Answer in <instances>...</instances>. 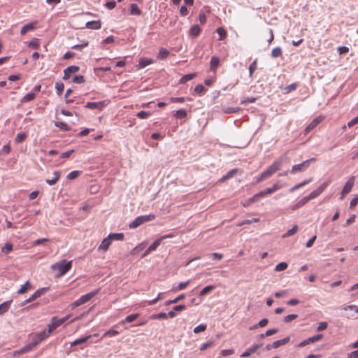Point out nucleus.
<instances>
[{
	"label": "nucleus",
	"mask_w": 358,
	"mask_h": 358,
	"mask_svg": "<svg viewBox=\"0 0 358 358\" xmlns=\"http://www.w3.org/2000/svg\"><path fill=\"white\" fill-rule=\"evenodd\" d=\"M288 265L286 262H280L275 267V271H282L287 268Z\"/></svg>",
	"instance_id": "52"
},
{
	"label": "nucleus",
	"mask_w": 358,
	"mask_h": 358,
	"mask_svg": "<svg viewBox=\"0 0 358 358\" xmlns=\"http://www.w3.org/2000/svg\"><path fill=\"white\" fill-rule=\"evenodd\" d=\"M36 95H35V93L34 92H29L28 94H27L23 98H22V101L23 102H28V101H30L31 100H33L34 98H35Z\"/></svg>",
	"instance_id": "56"
},
{
	"label": "nucleus",
	"mask_w": 358,
	"mask_h": 358,
	"mask_svg": "<svg viewBox=\"0 0 358 358\" xmlns=\"http://www.w3.org/2000/svg\"><path fill=\"white\" fill-rule=\"evenodd\" d=\"M201 32V29L199 25H193L189 29V35L192 37H196Z\"/></svg>",
	"instance_id": "27"
},
{
	"label": "nucleus",
	"mask_w": 358,
	"mask_h": 358,
	"mask_svg": "<svg viewBox=\"0 0 358 358\" xmlns=\"http://www.w3.org/2000/svg\"><path fill=\"white\" fill-rule=\"evenodd\" d=\"M36 22H31L24 25L20 30V34L24 35L28 31H33L36 28Z\"/></svg>",
	"instance_id": "16"
},
{
	"label": "nucleus",
	"mask_w": 358,
	"mask_h": 358,
	"mask_svg": "<svg viewBox=\"0 0 358 358\" xmlns=\"http://www.w3.org/2000/svg\"><path fill=\"white\" fill-rule=\"evenodd\" d=\"M290 340V337L288 336L282 339L275 341L271 344L272 348H278L280 346L287 344Z\"/></svg>",
	"instance_id": "14"
},
{
	"label": "nucleus",
	"mask_w": 358,
	"mask_h": 358,
	"mask_svg": "<svg viewBox=\"0 0 358 358\" xmlns=\"http://www.w3.org/2000/svg\"><path fill=\"white\" fill-rule=\"evenodd\" d=\"M298 317V315L296 314H290L284 317V322L286 323H289L292 320L296 319Z\"/></svg>",
	"instance_id": "60"
},
{
	"label": "nucleus",
	"mask_w": 358,
	"mask_h": 358,
	"mask_svg": "<svg viewBox=\"0 0 358 358\" xmlns=\"http://www.w3.org/2000/svg\"><path fill=\"white\" fill-rule=\"evenodd\" d=\"M13 250V245L10 243H7L4 245L3 247L1 248V252L3 253H8Z\"/></svg>",
	"instance_id": "57"
},
{
	"label": "nucleus",
	"mask_w": 358,
	"mask_h": 358,
	"mask_svg": "<svg viewBox=\"0 0 358 358\" xmlns=\"http://www.w3.org/2000/svg\"><path fill=\"white\" fill-rule=\"evenodd\" d=\"M124 236L123 233H112L108 235V237L111 241H122L124 239Z\"/></svg>",
	"instance_id": "30"
},
{
	"label": "nucleus",
	"mask_w": 358,
	"mask_h": 358,
	"mask_svg": "<svg viewBox=\"0 0 358 358\" xmlns=\"http://www.w3.org/2000/svg\"><path fill=\"white\" fill-rule=\"evenodd\" d=\"M111 239L108 236L103 239L101 245L99 246V250H107L110 245Z\"/></svg>",
	"instance_id": "21"
},
{
	"label": "nucleus",
	"mask_w": 358,
	"mask_h": 358,
	"mask_svg": "<svg viewBox=\"0 0 358 358\" xmlns=\"http://www.w3.org/2000/svg\"><path fill=\"white\" fill-rule=\"evenodd\" d=\"M190 282V280H187L185 282H180L178 286L174 288V291L177 292L185 289L189 285Z\"/></svg>",
	"instance_id": "37"
},
{
	"label": "nucleus",
	"mask_w": 358,
	"mask_h": 358,
	"mask_svg": "<svg viewBox=\"0 0 358 358\" xmlns=\"http://www.w3.org/2000/svg\"><path fill=\"white\" fill-rule=\"evenodd\" d=\"M80 174V171H73L67 175V179L73 180L77 178Z\"/></svg>",
	"instance_id": "59"
},
{
	"label": "nucleus",
	"mask_w": 358,
	"mask_h": 358,
	"mask_svg": "<svg viewBox=\"0 0 358 358\" xmlns=\"http://www.w3.org/2000/svg\"><path fill=\"white\" fill-rule=\"evenodd\" d=\"M271 55L273 58L281 57L282 55V49L280 47H276L272 50Z\"/></svg>",
	"instance_id": "35"
},
{
	"label": "nucleus",
	"mask_w": 358,
	"mask_h": 358,
	"mask_svg": "<svg viewBox=\"0 0 358 358\" xmlns=\"http://www.w3.org/2000/svg\"><path fill=\"white\" fill-rule=\"evenodd\" d=\"M240 110L239 107L222 106V111L226 114L237 113Z\"/></svg>",
	"instance_id": "22"
},
{
	"label": "nucleus",
	"mask_w": 358,
	"mask_h": 358,
	"mask_svg": "<svg viewBox=\"0 0 358 358\" xmlns=\"http://www.w3.org/2000/svg\"><path fill=\"white\" fill-rule=\"evenodd\" d=\"M161 239H157L155 240L144 252V253L142 255V257H145L148 254H150L151 252L155 251L161 244Z\"/></svg>",
	"instance_id": "11"
},
{
	"label": "nucleus",
	"mask_w": 358,
	"mask_h": 358,
	"mask_svg": "<svg viewBox=\"0 0 358 358\" xmlns=\"http://www.w3.org/2000/svg\"><path fill=\"white\" fill-rule=\"evenodd\" d=\"M151 115L150 111L141 110L136 114V116L141 119H146Z\"/></svg>",
	"instance_id": "55"
},
{
	"label": "nucleus",
	"mask_w": 358,
	"mask_h": 358,
	"mask_svg": "<svg viewBox=\"0 0 358 358\" xmlns=\"http://www.w3.org/2000/svg\"><path fill=\"white\" fill-rule=\"evenodd\" d=\"M216 31L217 33L218 34L220 38H219V40H223L226 36H227V32L226 31L222 28V27H218L217 29H216Z\"/></svg>",
	"instance_id": "54"
},
{
	"label": "nucleus",
	"mask_w": 358,
	"mask_h": 358,
	"mask_svg": "<svg viewBox=\"0 0 358 358\" xmlns=\"http://www.w3.org/2000/svg\"><path fill=\"white\" fill-rule=\"evenodd\" d=\"M196 76V73H188L183 76L179 80L180 84H185L187 81L194 79Z\"/></svg>",
	"instance_id": "24"
},
{
	"label": "nucleus",
	"mask_w": 358,
	"mask_h": 358,
	"mask_svg": "<svg viewBox=\"0 0 358 358\" xmlns=\"http://www.w3.org/2000/svg\"><path fill=\"white\" fill-rule=\"evenodd\" d=\"M70 317V315H67L64 317L59 318L57 317H52L50 320V323L48 324V331H50V334L53 330L61 326Z\"/></svg>",
	"instance_id": "5"
},
{
	"label": "nucleus",
	"mask_w": 358,
	"mask_h": 358,
	"mask_svg": "<svg viewBox=\"0 0 358 358\" xmlns=\"http://www.w3.org/2000/svg\"><path fill=\"white\" fill-rule=\"evenodd\" d=\"M71 261L66 262L63 260L52 265L51 268L54 271H58V275L62 276L66 273L71 269Z\"/></svg>",
	"instance_id": "1"
},
{
	"label": "nucleus",
	"mask_w": 358,
	"mask_h": 358,
	"mask_svg": "<svg viewBox=\"0 0 358 358\" xmlns=\"http://www.w3.org/2000/svg\"><path fill=\"white\" fill-rule=\"evenodd\" d=\"M276 172V170L275 169V168L272 166V165H270L267 169L266 170H265L264 171H263L264 174L266 176V177L268 178H269L270 176H271L273 173H275Z\"/></svg>",
	"instance_id": "39"
},
{
	"label": "nucleus",
	"mask_w": 358,
	"mask_h": 358,
	"mask_svg": "<svg viewBox=\"0 0 358 358\" xmlns=\"http://www.w3.org/2000/svg\"><path fill=\"white\" fill-rule=\"evenodd\" d=\"M214 289H215V286H213V285H208V286L205 287L204 288H203L200 291L199 295L200 296H204V295L208 294L210 291H212Z\"/></svg>",
	"instance_id": "43"
},
{
	"label": "nucleus",
	"mask_w": 358,
	"mask_h": 358,
	"mask_svg": "<svg viewBox=\"0 0 358 358\" xmlns=\"http://www.w3.org/2000/svg\"><path fill=\"white\" fill-rule=\"evenodd\" d=\"M169 54H170V52L167 49L162 48L159 50V52L157 54V58L159 59H166L169 56Z\"/></svg>",
	"instance_id": "28"
},
{
	"label": "nucleus",
	"mask_w": 358,
	"mask_h": 358,
	"mask_svg": "<svg viewBox=\"0 0 358 358\" xmlns=\"http://www.w3.org/2000/svg\"><path fill=\"white\" fill-rule=\"evenodd\" d=\"M174 116L177 119H182L187 116V111L185 109H179L178 110Z\"/></svg>",
	"instance_id": "38"
},
{
	"label": "nucleus",
	"mask_w": 358,
	"mask_h": 358,
	"mask_svg": "<svg viewBox=\"0 0 358 358\" xmlns=\"http://www.w3.org/2000/svg\"><path fill=\"white\" fill-rule=\"evenodd\" d=\"M185 297V294H182L179 295L178 296H177L176 298L172 299V300L167 301L165 303V304L167 306V305H170V304H172V303H176L179 301L183 299Z\"/></svg>",
	"instance_id": "45"
},
{
	"label": "nucleus",
	"mask_w": 358,
	"mask_h": 358,
	"mask_svg": "<svg viewBox=\"0 0 358 358\" xmlns=\"http://www.w3.org/2000/svg\"><path fill=\"white\" fill-rule=\"evenodd\" d=\"M72 81L75 83L81 84L85 82V79L83 76H76L73 77Z\"/></svg>",
	"instance_id": "61"
},
{
	"label": "nucleus",
	"mask_w": 358,
	"mask_h": 358,
	"mask_svg": "<svg viewBox=\"0 0 358 358\" xmlns=\"http://www.w3.org/2000/svg\"><path fill=\"white\" fill-rule=\"evenodd\" d=\"M282 187V185L279 183H275L272 187H268L264 190H262L264 196H266L268 194H270L278 189H280Z\"/></svg>",
	"instance_id": "19"
},
{
	"label": "nucleus",
	"mask_w": 358,
	"mask_h": 358,
	"mask_svg": "<svg viewBox=\"0 0 358 358\" xmlns=\"http://www.w3.org/2000/svg\"><path fill=\"white\" fill-rule=\"evenodd\" d=\"M50 335V331L44 330L40 333H38L32 341L37 346L41 341L48 338Z\"/></svg>",
	"instance_id": "7"
},
{
	"label": "nucleus",
	"mask_w": 358,
	"mask_h": 358,
	"mask_svg": "<svg viewBox=\"0 0 358 358\" xmlns=\"http://www.w3.org/2000/svg\"><path fill=\"white\" fill-rule=\"evenodd\" d=\"M265 196L263 192L261 191L257 194H255V195H253L251 198H250V201H252L253 203L255 202H257L261 198Z\"/></svg>",
	"instance_id": "50"
},
{
	"label": "nucleus",
	"mask_w": 358,
	"mask_h": 358,
	"mask_svg": "<svg viewBox=\"0 0 358 358\" xmlns=\"http://www.w3.org/2000/svg\"><path fill=\"white\" fill-rule=\"evenodd\" d=\"M118 334H119L118 331L111 329L106 331L103 334V337H107V336L108 337H114Z\"/></svg>",
	"instance_id": "44"
},
{
	"label": "nucleus",
	"mask_w": 358,
	"mask_h": 358,
	"mask_svg": "<svg viewBox=\"0 0 358 358\" xmlns=\"http://www.w3.org/2000/svg\"><path fill=\"white\" fill-rule=\"evenodd\" d=\"M55 125L63 131L70 130V127L66 123H65L64 122H59V121L55 122Z\"/></svg>",
	"instance_id": "36"
},
{
	"label": "nucleus",
	"mask_w": 358,
	"mask_h": 358,
	"mask_svg": "<svg viewBox=\"0 0 358 358\" xmlns=\"http://www.w3.org/2000/svg\"><path fill=\"white\" fill-rule=\"evenodd\" d=\"M88 42L87 41H84L81 44H76V45H74L72 46V49H76V50H80L83 48H85L88 45Z\"/></svg>",
	"instance_id": "64"
},
{
	"label": "nucleus",
	"mask_w": 358,
	"mask_h": 358,
	"mask_svg": "<svg viewBox=\"0 0 358 358\" xmlns=\"http://www.w3.org/2000/svg\"><path fill=\"white\" fill-rule=\"evenodd\" d=\"M155 219V215L154 214H149L145 215L138 216L133 220L129 224V227L130 229H135L142 224L145 222H148L152 221Z\"/></svg>",
	"instance_id": "2"
},
{
	"label": "nucleus",
	"mask_w": 358,
	"mask_h": 358,
	"mask_svg": "<svg viewBox=\"0 0 358 358\" xmlns=\"http://www.w3.org/2000/svg\"><path fill=\"white\" fill-rule=\"evenodd\" d=\"M48 287H43L37 289L30 297L31 300L34 301L35 299L39 298L43 294H45L48 291Z\"/></svg>",
	"instance_id": "18"
},
{
	"label": "nucleus",
	"mask_w": 358,
	"mask_h": 358,
	"mask_svg": "<svg viewBox=\"0 0 358 358\" xmlns=\"http://www.w3.org/2000/svg\"><path fill=\"white\" fill-rule=\"evenodd\" d=\"M316 159L315 157L310 158L307 160L303 161V162L295 164L292 166L291 170L289 171L290 173L292 174H296L297 173L304 172L306 171L309 166L310 162H315Z\"/></svg>",
	"instance_id": "3"
},
{
	"label": "nucleus",
	"mask_w": 358,
	"mask_h": 358,
	"mask_svg": "<svg viewBox=\"0 0 358 358\" xmlns=\"http://www.w3.org/2000/svg\"><path fill=\"white\" fill-rule=\"evenodd\" d=\"M285 160V157H284V156L280 157L278 158L276 160H275L271 165L275 168V169L277 171L280 169V167L282 166Z\"/></svg>",
	"instance_id": "26"
},
{
	"label": "nucleus",
	"mask_w": 358,
	"mask_h": 358,
	"mask_svg": "<svg viewBox=\"0 0 358 358\" xmlns=\"http://www.w3.org/2000/svg\"><path fill=\"white\" fill-rule=\"evenodd\" d=\"M106 101H101L98 102H87L85 107L90 109H99L102 110L106 106Z\"/></svg>",
	"instance_id": "8"
},
{
	"label": "nucleus",
	"mask_w": 358,
	"mask_h": 358,
	"mask_svg": "<svg viewBox=\"0 0 358 358\" xmlns=\"http://www.w3.org/2000/svg\"><path fill=\"white\" fill-rule=\"evenodd\" d=\"M65 70L66 72H68L69 74H71L77 73L80 70V68L78 66L72 65L66 68Z\"/></svg>",
	"instance_id": "51"
},
{
	"label": "nucleus",
	"mask_w": 358,
	"mask_h": 358,
	"mask_svg": "<svg viewBox=\"0 0 358 358\" xmlns=\"http://www.w3.org/2000/svg\"><path fill=\"white\" fill-rule=\"evenodd\" d=\"M55 89L57 90V94L60 96L64 91V85L62 83L57 82L55 83Z\"/></svg>",
	"instance_id": "48"
},
{
	"label": "nucleus",
	"mask_w": 358,
	"mask_h": 358,
	"mask_svg": "<svg viewBox=\"0 0 358 358\" xmlns=\"http://www.w3.org/2000/svg\"><path fill=\"white\" fill-rule=\"evenodd\" d=\"M298 230V226L296 224L294 225L293 227L289 229L284 235L283 237H289L294 235Z\"/></svg>",
	"instance_id": "47"
},
{
	"label": "nucleus",
	"mask_w": 358,
	"mask_h": 358,
	"mask_svg": "<svg viewBox=\"0 0 358 358\" xmlns=\"http://www.w3.org/2000/svg\"><path fill=\"white\" fill-rule=\"evenodd\" d=\"M210 69L212 70L215 69L220 64V59L216 56H213L210 59Z\"/></svg>",
	"instance_id": "33"
},
{
	"label": "nucleus",
	"mask_w": 358,
	"mask_h": 358,
	"mask_svg": "<svg viewBox=\"0 0 358 358\" xmlns=\"http://www.w3.org/2000/svg\"><path fill=\"white\" fill-rule=\"evenodd\" d=\"M257 59H256L249 66L248 70H249V76L250 78L252 77L253 73L257 69Z\"/></svg>",
	"instance_id": "40"
},
{
	"label": "nucleus",
	"mask_w": 358,
	"mask_h": 358,
	"mask_svg": "<svg viewBox=\"0 0 358 358\" xmlns=\"http://www.w3.org/2000/svg\"><path fill=\"white\" fill-rule=\"evenodd\" d=\"M39 44H40L39 39L35 38L32 39L31 41H29L28 46L30 48L37 49L39 46Z\"/></svg>",
	"instance_id": "46"
},
{
	"label": "nucleus",
	"mask_w": 358,
	"mask_h": 358,
	"mask_svg": "<svg viewBox=\"0 0 358 358\" xmlns=\"http://www.w3.org/2000/svg\"><path fill=\"white\" fill-rule=\"evenodd\" d=\"M205 90H206V88L204 87V86L202 84H198L197 85H196V87L194 88L195 92L199 94H201Z\"/></svg>",
	"instance_id": "63"
},
{
	"label": "nucleus",
	"mask_w": 358,
	"mask_h": 358,
	"mask_svg": "<svg viewBox=\"0 0 358 358\" xmlns=\"http://www.w3.org/2000/svg\"><path fill=\"white\" fill-rule=\"evenodd\" d=\"M262 344H253L251 347L248 348L245 351H244L241 355V357H248L250 356L252 354L255 353L260 347Z\"/></svg>",
	"instance_id": "12"
},
{
	"label": "nucleus",
	"mask_w": 358,
	"mask_h": 358,
	"mask_svg": "<svg viewBox=\"0 0 358 358\" xmlns=\"http://www.w3.org/2000/svg\"><path fill=\"white\" fill-rule=\"evenodd\" d=\"M26 138L27 134L25 133H19L15 136V141L16 143H19L22 142Z\"/></svg>",
	"instance_id": "53"
},
{
	"label": "nucleus",
	"mask_w": 358,
	"mask_h": 358,
	"mask_svg": "<svg viewBox=\"0 0 358 358\" xmlns=\"http://www.w3.org/2000/svg\"><path fill=\"white\" fill-rule=\"evenodd\" d=\"M354 183H355V177L354 176H352L351 178H349V180L345 182L343 188V196H345V194H347L348 193H349L353 186H354Z\"/></svg>",
	"instance_id": "10"
},
{
	"label": "nucleus",
	"mask_w": 358,
	"mask_h": 358,
	"mask_svg": "<svg viewBox=\"0 0 358 358\" xmlns=\"http://www.w3.org/2000/svg\"><path fill=\"white\" fill-rule=\"evenodd\" d=\"M154 60L151 58L143 57L139 60L138 64H137L136 66L138 69H141L152 64Z\"/></svg>",
	"instance_id": "13"
},
{
	"label": "nucleus",
	"mask_w": 358,
	"mask_h": 358,
	"mask_svg": "<svg viewBox=\"0 0 358 358\" xmlns=\"http://www.w3.org/2000/svg\"><path fill=\"white\" fill-rule=\"evenodd\" d=\"M54 177L52 179H46L45 182L49 185H54L59 180L61 176V172L59 171H55L53 173Z\"/></svg>",
	"instance_id": "17"
},
{
	"label": "nucleus",
	"mask_w": 358,
	"mask_h": 358,
	"mask_svg": "<svg viewBox=\"0 0 358 358\" xmlns=\"http://www.w3.org/2000/svg\"><path fill=\"white\" fill-rule=\"evenodd\" d=\"M259 221V218H252V219H250V220L247 219V220H243L238 225V226H241V225H243V224H252L253 222H258Z\"/></svg>",
	"instance_id": "58"
},
{
	"label": "nucleus",
	"mask_w": 358,
	"mask_h": 358,
	"mask_svg": "<svg viewBox=\"0 0 358 358\" xmlns=\"http://www.w3.org/2000/svg\"><path fill=\"white\" fill-rule=\"evenodd\" d=\"M99 292V289L94 290L92 292H90L85 295H83L82 296H80L78 299H77L72 303V308L78 307V306L88 302L94 296H95L96 294H98Z\"/></svg>",
	"instance_id": "4"
},
{
	"label": "nucleus",
	"mask_w": 358,
	"mask_h": 358,
	"mask_svg": "<svg viewBox=\"0 0 358 358\" xmlns=\"http://www.w3.org/2000/svg\"><path fill=\"white\" fill-rule=\"evenodd\" d=\"M86 27L91 29H99L101 28V22L99 20L87 22Z\"/></svg>",
	"instance_id": "25"
},
{
	"label": "nucleus",
	"mask_w": 358,
	"mask_h": 358,
	"mask_svg": "<svg viewBox=\"0 0 358 358\" xmlns=\"http://www.w3.org/2000/svg\"><path fill=\"white\" fill-rule=\"evenodd\" d=\"M91 337H92V336L89 335L85 337H82V338L76 339L74 341H73L71 343V347L83 344V343H86Z\"/></svg>",
	"instance_id": "23"
},
{
	"label": "nucleus",
	"mask_w": 358,
	"mask_h": 358,
	"mask_svg": "<svg viewBox=\"0 0 358 358\" xmlns=\"http://www.w3.org/2000/svg\"><path fill=\"white\" fill-rule=\"evenodd\" d=\"M321 121H322V117H317L315 119H313L310 122V123L305 128V129H304V134L307 135L315 127H316Z\"/></svg>",
	"instance_id": "9"
},
{
	"label": "nucleus",
	"mask_w": 358,
	"mask_h": 358,
	"mask_svg": "<svg viewBox=\"0 0 358 358\" xmlns=\"http://www.w3.org/2000/svg\"><path fill=\"white\" fill-rule=\"evenodd\" d=\"M139 315L136 313V314H131V315H129L128 316H127L125 317V319L124 320L122 321V324H124L125 322L127 323H130V322H134L135 320H136L138 317Z\"/></svg>",
	"instance_id": "34"
},
{
	"label": "nucleus",
	"mask_w": 358,
	"mask_h": 358,
	"mask_svg": "<svg viewBox=\"0 0 358 358\" xmlns=\"http://www.w3.org/2000/svg\"><path fill=\"white\" fill-rule=\"evenodd\" d=\"M130 13L131 15H140L141 10L139 9L136 3H131L130 6Z\"/></svg>",
	"instance_id": "31"
},
{
	"label": "nucleus",
	"mask_w": 358,
	"mask_h": 358,
	"mask_svg": "<svg viewBox=\"0 0 358 358\" xmlns=\"http://www.w3.org/2000/svg\"><path fill=\"white\" fill-rule=\"evenodd\" d=\"M11 303H12V301L9 300V301H4L0 304V315H3L5 313H6L9 310Z\"/></svg>",
	"instance_id": "20"
},
{
	"label": "nucleus",
	"mask_w": 358,
	"mask_h": 358,
	"mask_svg": "<svg viewBox=\"0 0 358 358\" xmlns=\"http://www.w3.org/2000/svg\"><path fill=\"white\" fill-rule=\"evenodd\" d=\"M331 182V180H327L326 182H323L322 185H320L317 189L316 190L317 191V192L321 194L323 191L329 185Z\"/></svg>",
	"instance_id": "41"
},
{
	"label": "nucleus",
	"mask_w": 358,
	"mask_h": 358,
	"mask_svg": "<svg viewBox=\"0 0 358 358\" xmlns=\"http://www.w3.org/2000/svg\"><path fill=\"white\" fill-rule=\"evenodd\" d=\"M32 286L29 283V281H27L24 285L21 286V287L18 289L17 294H22L25 293L28 289H31Z\"/></svg>",
	"instance_id": "29"
},
{
	"label": "nucleus",
	"mask_w": 358,
	"mask_h": 358,
	"mask_svg": "<svg viewBox=\"0 0 358 358\" xmlns=\"http://www.w3.org/2000/svg\"><path fill=\"white\" fill-rule=\"evenodd\" d=\"M206 328H207V325L206 324H201L198 325L197 327H194L193 331L195 334H199V333H201V332H203V331H206Z\"/></svg>",
	"instance_id": "49"
},
{
	"label": "nucleus",
	"mask_w": 358,
	"mask_h": 358,
	"mask_svg": "<svg viewBox=\"0 0 358 358\" xmlns=\"http://www.w3.org/2000/svg\"><path fill=\"white\" fill-rule=\"evenodd\" d=\"M36 347V344L33 341H31L30 343L22 347L18 351H16L15 352V354H23V353L31 351Z\"/></svg>",
	"instance_id": "15"
},
{
	"label": "nucleus",
	"mask_w": 358,
	"mask_h": 358,
	"mask_svg": "<svg viewBox=\"0 0 358 358\" xmlns=\"http://www.w3.org/2000/svg\"><path fill=\"white\" fill-rule=\"evenodd\" d=\"M323 338V335L322 334H316L313 336H311L303 341H301V343H299L298 345H297V347L299 348H302V347H304V346H306L309 344H311V343H314L317 341H319L320 340H321L322 338Z\"/></svg>",
	"instance_id": "6"
},
{
	"label": "nucleus",
	"mask_w": 358,
	"mask_h": 358,
	"mask_svg": "<svg viewBox=\"0 0 358 358\" xmlns=\"http://www.w3.org/2000/svg\"><path fill=\"white\" fill-rule=\"evenodd\" d=\"M331 182V180H327L326 182H323L322 185H320L317 189L316 190L317 191V192L321 194L323 191L329 185Z\"/></svg>",
	"instance_id": "42"
},
{
	"label": "nucleus",
	"mask_w": 358,
	"mask_h": 358,
	"mask_svg": "<svg viewBox=\"0 0 358 358\" xmlns=\"http://www.w3.org/2000/svg\"><path fill=\"white\" fill-rule=\"evenodd\" d=\"M237 171H238L237 169H234L230 170L229 171H228L226 175L223 176L221 178L220 181L224 182L226 180H228V179L232 178L235 175V173L237 172Z\"/></svg>",
	"instance_id": "32"
},
{
	"label": "nucleus",
	"mask_w": 358,
	"mask_h": 358,
	"mask_svg": "<svg viewBox=\"0 0 358 358\" xmlns=\"http://www.w3.org/2000/svg\"><path fill=\"white\" fill-rule=\"evenodd\" d=\"M214 345V343L213 341H208L206 343H204L201 344L200 347V350L203 351L206 350L208 348H210Z\"/></svg>",
	"instance_id": "62"
}]
</instances>
